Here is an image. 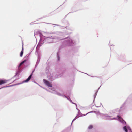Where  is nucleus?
<instances>
[{
	"instance_id": "1",
	"label": "nucleus",
	"mask_w": 132,
	"mask_h": 132,
	"mask_svg": "<svg viewBox=\"0 0 132 132\" xmlns=\"http://www.w3.org/2000/svg\"><path fill=\"white\" fill-rule=\"evenodd\" d=\"M44 83L47 86L49 87H51L52 85L48 81L44 79L43 80Z\"/></svg>"
},
{
	"instance_id": "2",
	"label": "nucleus",
	"mask_w": 132,
	"mask_h": 132,
	"mask_svg": "<svg viewBox=\"0 0 132 132\" xmlns=\"http://www.w3.org/2000/svg\"><path fill=\"white\" fill-rule=\"evenodd\" d=\"M32 75V73L29 77L26 80L24 81V82H27L29 81L30 80L31 77Z\"/></svg>"
},
{
	"instance_id": "3",
	"label": "nucleus",
	"mask_w": 132,
	"mask_h": 132,
	"mask_svg": "<svg viewBox=\"0 0 132 132\" xmlns=\"http://www.w3.org/2000/svg\"><path fill=\"white\" fill-rule=\"evenodd\" d=\"M23 50H24V48H23V45H22V50L21 52L20 53V56L21 57H22L23 56Z\"/></svg>"
},
{
	"instance_id": "4",
	"label": "nucleus",
	"mask_w": 132,
	"mask_h": 132,
	"mask_svg": "<svg viewBox=\"0 0 132 132\" xmlns=\"http://www.w3.org/2000/svg\"><path fill=\"white\" fill-rule=\"evenodd\" d=\"M7 80H0V85L5 83L7 82Z\"/></svg>"
},
{
	"instance_id": "5",
	"label": "nucleus",
	"mask_w": 132,
	"mask_h": 132,
	"mask_svg": "<svg viewBox=\"0 0 132 132\" xmlns=\"http://www.w3.org/2000/svg\"><path fill=\"white\" fill-rule=\"evenodd\" d=\"M27 60H25L22 62H21L19 64V67L21 66L23 63H25L26 61Z\"/></svg>"
},
{
	"instance_id": "6",
	"label": "nucleus",
	"mask_w": 132,
	"mask_h": 132,
	"mask_svg": "<svg viewBox=\"0 0 132 132\" xmlns=\"http://www.w3.org/2000/svg\"><path fill=\"white\" fill-rule=\"evenodd\" d=\"M123 129L126 132H127L128 131L126 127L125 126H124L123 128Z\"/></svg>"
},
{
	"instance_id": "7",
	"label": "nucleus",
	"mask_w": 132,
	"mask_h": 132,
	"mask_svg": "<svg viewBox=\"0 0 132 132\" xmlns=\"http://www.w3.org/2000/svg\"><path fill=\"white\" fill-rule=\"evenodd\" d=\"M93 128V126L92 125H90L88 127V128L89 129H91Z\"/></svg>"
},
{
	"instance_id": "8",
	"label": "nucleus",
	"mask_w": 132,
	"mask_h": 132,
	"mask_svg": "<svg viewBox=\"0 0 132 132\" xmlns=\"http://www.w3.org/2000/svg\"><path fill=\"white\" fill-rule=\"evenodd\" d=\"M69 42L70 43H72V41L71 40H69Z\"/></svg>"
},
{
	"instance_id": "9",
	"label": "nucleus",
	"mask_w": 132,
	"mask_h": 132,
	"mask_svg": "<svg viewBox=\"0 0 132 132\" xmlns=\"http://www.w3.org/2000/svg\"><path fill=\"white\" fill-rule=\"evenodd\" d=\"M117 117L119 119L120 118V117L118 115Z\"/></svg>"
}]
</instances>
